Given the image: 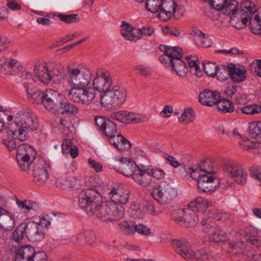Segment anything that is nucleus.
<instances>
[{
    "label": "nucleus",
    "instance_id": "1",
    "mask_svg": "<svg viewBox=\"0 0 261 261\" xmlns=\"http://www.w3.org/2000/svg\"><path fill=\"white\" fill-rule=\"evenodd\" d=\"M23 117H18L15 121L10 124L7 128L8 134L13 139L23 141L28 137V131L35 130L38 127L37 119L29 112H23Z\"/></svg>",
    "mask_w": 261,
    "mask_h": 261
},
{
    "label": "nucleus",
    "instance_id": "2",
    "mask_svg": "<svg viewBox=\"0 0 261 261\" xmlns=\"http://www.w3.org/2000/svg\"><path fill=\"white\" fill-rule=\"evenodd\" d=\"M226 3L220 11L225 15H230L231 23L238 29L246 25V17L249 13V10L254 4L250 1H244L241 5V9H237L238 3L236 0H226Z\"/></svg>",
    "mask_w": 261,
    "mask_h": 261
},
{
    "label": "nucleus",
    "instance_id": "3",
    "mask_svg": "<svg viewBox=\"0 0 261 261\" xmlns=\"http://www.w3.org/2000/svg\"><path fill=\"white\" fill-rule=\"evenodd\" d=\"M127 98L125 89L119 85H114L107 92L101 96L100 101L102 106L109 111L119 109L125 102Z\"/></svg>",
    "mask_w": 261,
    "mask_h": 261
},
{
    "label": "nucleus",
    "instance_id": "4",
    "mask_svg": "<svg viewBox=\"0 0 261 261\" xmlns=\"http://www.w3.org/2000/svg\"><path fill=\"white\" fill-rule=\"evenodd\" d=\"M90 214L95 216L103 221L113 222L122 219L124 216V208L112 201L101 202Z\"/></svg>",
    "mask_w": 261,
    "mask_h": 261
},
{
    "label": "nucleus",
    "instance_id": "5",
    "mask_svg": "<svg viewBox=\"0 0 261 261\" xmlns=\"http://www.w3.org/2000/svg\"><path fill=\"white\" fill-rule=\"evenodd\" d=\"M67 81L71 88H80L87 87L92 79V73L88 68L82 67H67Z\"/></svg>",
    "mask_w": 261,
    "mask_h": 261
},
{
    "label": "nucleus",
    "instance_id": "6",
    "mask_svg": "<svg viewBox=\"0 0 261 261\" xmlns=\"http://www.w3.org/2000/svg\"><path fill=\"white\" fill-rule=\"evenodd\" d=\"M101 201L102 196L96 187L84 189L78 195L79 205L88 214L94 212Z\"/></svg>",
    "mask_w": 261,
    "mask_h": 261
},
{
    "label": "nucleus",
    "instance_id": "7",
    "mask_svg": "<svg viewBox=\"0 0 261 261\" xmlns=\"http://www.w3.org/2000/svg\"><path fill=\"white\" fill-rule=\"evenodd\" d=\"M177 195L176 190L165 181H162L152 190L153 197L162 204L170 202Z\"/></svg>",
    "mask_w": 261,
    "mask_h": 261
},
{
    "label": "nucleus",
    "instance_id": "8",
    "mask_svg": "<svg viewBox=\"0 0 261 261\" xmlns=\"http://www.w3.org/2000/svg\"><path fill=\"white\" fill-rule=\"evenodd\" d=\"M36 154L34 148L27 144H22L18 146L16 157L22 171H25L30 169Z\"/></svg>",
    "mask_w": 261,
    "mask_h": 261
},
{
    "label": "nucleus",
    "instance_id": "9",
    "mask_svg": "<svg viewBox=\"0 0 261 261\" xmlns=\"http://www.w3.org/2000/svg\"><path fill=\"white\" fill-rule=\"evenodd\" d=\"M172 219L177 223L185 227L195 226L198 222V217L192 208L189 206L182 210H177L171 214Z\"/></svg>",
    "mask_w": 261,
    "mask_h": 261
},
{
    "label": "nucleus",
    "instance_id": "10",
    "mask_svg": "<svg viewBox=\"0 0 261 261\" xmlns=\"http://www.w3.org/2000/svg\"><path fill=\"white\" fill-rule=\"evenodd\" d=\"M68 97L74 102L88 105L95 97V90L90 87L71 88L67 94Z\"/></svg>",
    "mask_w": 261,
    "mask_h": 261
},
{
    "label": "nucleus",
    "instance_id": "11",
    "mask_svg": "<svg viewBox=\"0 0 261 261\" xmlns=\"http://www.w3.org/2000/svg\"><path fill=\"white\" fill-rule=\"evenodd\" d=\"M44 94L43 106L51 113H57L62 99H64V95L52 89L45 90Z\"/></svg>",
    "mask_w": 261,
    "mask_h": 261
},
{
    "label": "nucleus",
    "instance_id": "12",
    "mask_svg": "<svg viewBox=\"0 0 261 261\" xmlns=\"http://www.w3.org/2000/svg\"><path fill=\"white\" fill-rule=\"evenodd\" d=\"M50 166L48 162L41 160L35 163L33 169L34 182L38 186L45 184L49 177L48 170Z\"/></svg>",
    "mask_w": 261,
    "mask_h": 261
},
{
    "label": "nucleus",
    "instance_id": "13",
    "mask_svg": "<svg viewBox=\"0 0 261 261\" xmlns=\"http://www.w3.org/2000/svg\"><path fill=\"white\" fill-rule=\"evenodd\" d=\"M114 85L108 72H97L93 82L94 89L102 93L103 94L107 92Z\"/></svg>",
    "mask_w": 261,
    "mask_h": 261
},
{
    "label": "nucleus",
    "instance_id": "14",
    "mask_svg": "<svg viewBox=\"0 0 261 261\" xmlns=\"http://www.w3.org/2000/svg\"><path fill=\"white\" fill-rule=\"evenodd\" d=\"M171 244L178 254L187 260H192L195 252L186 240L173 239Z\"/></svg>",
    "mask_w": 261,
    "mask_h": 261
},
{
    "label": "nucleus",
    "instance_id": "15",
    "mask_svg": "<svg viewBox=\"0 0 261 261\" xmlns=\"http://www.w3.org/2000/svg\"><path fill=\"white\" fill-rule=\"evenodd\" d=\"M226 173L237 184L242 186L246 184L247 173L239 164L236 163H230L226 169Z\"/></svg>",
    "mask_w": 261,
    "mask_h": 261
},
{
    "label": "nucleus",
    "instance_id": "16",
    "mask_svg": "<svg viewBox=\"0 0 261 261\" xmlns=\"http://www.w3.org/2000/svg\"><path fill=\"white\" fill-rule=\"evenodd\" d=\"M140 167V166H137L132 159L122 158L115 165L114 169L123 175L133 178L134 174L136 173V171Z\"/></svg>",
    "mask_w": 261,
    "mask_h": 261
},
{
    "label": "nucleus",
    "instance_id": "17",
    "mask_svg": "<svg viewBox=\"0 0 261 261\" xmlns=\"http://www.w3.org/2000/svg\"><path fill=\"white\" fill-rule=\"evenodd\" d=\"M25 233L28 239L32 242L39 241L43 239L45 236L44 228L34 222L26 224Z\"/></svg>",
    "mask_w": 261,
    "mask_h": 261
},
{
    "label": "nucleus",
    "instance_id": "18",
    "mask_svg": "<svg viewBox=\"0 0 261 261\" xmlns=\"http://www.w3.org/2000/svg\"><path fill=\"white\" fill-rule=\"evenodd\" d=\"M177 6L174 0H162L159 11V18L163 21L168 20L175 13Z\"/></svg>",
    "mask_w": 261,
    "mask_h": 261
},
{
    "label": "nucleus",
    "instance_id": "19",
    "mask_svg": "<svg viewBox=\"0 0 261 261\" xmlns=\"http://www.w3.org/2000/svg\"><path fill=\"white\" fill-rule=\"evenodd\" d=\"M253 6H251L249 10L250 14H248L246 17L247 22L249 21L251 32L254 34H261V8L257 10H253Z\"/></svg>",
    "mask_w": 261,
    "mask_h": 261
},
{
    "label": "nucleus",
    "instance_id": "20",
    "mask_svg": "<svg viewBox=\"0 0 261 261\" xmlns=\"http://www.w3.org/2000/svg\"><path fill=\"white\" fill-rule=\"evenodd\" d=\"M182 49L177 47V54H175L173 60H171V67L176 72V73L181 77H185L188 71L186 63L181 60L182 57Z\"/></svg>",
    "mask_w": 261,
    "mask_h": 261
},
{
    "label": "nucleus",
    "instance_id": "21",
    "mask_svg": "<svg viewBox=\"0 0 261 261\" xmlns=\"http://www.w3.org/2000/svg\"><path fill=\"white\" fill-rule=\"evenodd\" d=\"M220 98V94L218 91L205 89L200 93L199 101L203 105L212 106L216 104Z\"/></svg>",
    "mask_w": 261,
    "mask_h": 261
},
{
    "label": "nucleus",
    "instance_id": "22",
    "mask_svg": "<svg viewBox=\"0 0 261 261\" xmlns=\"http://www.w3.org/2000/svg\"><path fill=\"white\" fill-rule=\"evenodd\" d=\"M129 191H124L119 188H113L109 193V197L114 203L118 205L127 203L129 199Z\"/></svg>",
    "mask_w": 261,
    "mask_h": 261
},
{
    "label": "nucleus",
    "instance_id": "23",
    "mask_svg": "<svg viewBox=\"0 0 261 261\" xmlns=\"http://www.w3.org/2000/svg\"><path fill=\"white\" fill-rule=\"evenodd\" d=\"M34 73L42 83L48 84L52 80L50 71L48 69L46 63L44 62H38L35 64Z\"/></svg>",
    "mask_w": 261,
    "mask_h": 261
},
{
    "label": "nucleus",
    "instance_id": "24",
    "mask_svg": "<svg viewBox=\"0 0 261 261\" xmlns=\"http://www.w3.org/2000/svg\"><path fill=\"white\" fill-rule=\"evenodd\" d=\"M14 217L9 212L0 207V228L5 231L11 230L15 226Z\"/></svg>",
    "mask_w": 261,
    "mask_h": 261
},
{
    "label": "nucleus",
    "instance_id": "25",
    "mask_svg": "<svg viewBox=\"0 0 261 261\" xmlns=\"http://www.w3.org/2000/svg\"><path fill=\"white\" fill-rule=\"evenodd\" d=\"M214 180L215 178L212 175L203 174V176L198 179V188L204 193L213 192L216 189V186L214 184Z\"/></svg>",
    "mask_w": 261,
    "mask_h": 261
},
{
    "label": "nucleus",
    "instance_id": "26",
    "mask_svg": "<svg viewBox=\"0 0 261 261\" xmlns=\"http://www.w3.org/2000/svg\"><path fill=\"white\" fill-rule=\"evenodd\" d=\"M136 172L133 178L136 182L144 187H146L151 183V177L148 168L146 169L144 166L141 165Z\"/></svg>",
    "mask_w": 261,
    "mask_h": 261
},
{
    "label": "nucleus",
    "instance_id": "27",
    "mask_svg": "<svg viewBox=\"0 0 261 261\" xmlns=\"http://www.w3.org/2000/svg\"><path fill=\"white\" fill-rule=\"evenodd\" d=\"M24 86L28 98L33 103L43 105V100L45 97L44 91L42 92L36 87L30 88L27 84H24Z\"/></svg>",
    "mask_w": 261,
    "mask_h": 261
},
{
    "label": "nucleus",
    "instance_id": "28",
    "mask_svg": "<svg viewBox=\"0 0 261 261\" xmlns=\"http://www.w3.org/2000/svg\"><path fill=\"white\" fill-rule=\"evenodd\" d=\"M35 248L30 245L21 246L16 252L15 261H32Z\"/></svg>",
    "mask_w": 261,
    "mask_h": 261
},
{
    "label": "nucleus",
    "instance_id": "29",
    "mask_svg": "<svg viewBox=\"0 0 261 261\" xmlns=\"http://www.w3.org/2000/svg\"><path fill=\"white\" fill-rule=\"evenodd\" d=\"M228 68L229 77L234 82H242L246 79L247 72L245 69L237 68L232 63L228 64Z\"/></svg>",
    "mask_w": 261,
    "mask_h": 261
},
{
    "label": "nucleus",
    "instance_id": "30",
    "mask_svg": "<svg viewBox=\"0 0 261 261\" xmlns=\"http://www.w3.org/2000/svg\"><path fill=\"white\" fill-rule=\"evenodd\" d=\"M177 47H171L165 45H160L159 49L164 53V54L160 56V61L162 63L168 64L171 66V60H173L175 54H177L176 49Z\"/></svg>",
    "mask_w": 261,
    "mask_h": 261
},
{
    "label": "nucleus",
    "instance_id": "31",
    "mask_svg": "<svg viewBox=\"0 0 261 261\" xmlns=\"http://www.w3.org/2000/svg\"><path fill=\"white\" fill-rule=\"evenodd\" d=\"M51 79L55 84L63 82L65 79V69L61 64H56L50 70Z\"/></svg>",
    "mask_w": 261,
    "mask_h": 261
},
{
    "label": "nucleus",
    "instance_id": "32",
    "mask_svg": "<svg viewBox=\"0 0 261 261\" xmlns=\"http://www.w3.org/2000/svg\"><path fill=\"white\" fill-rule=\"evenodd\" d=\"M78 112L79 109L77 107L67 101L65 96H64V99H62V103L60 106L57 113L62 115L67 114L75 115L78 113Z\"/></svg>",
    "mask_w": 261,
    "mask_h": 261
},
{
    "label": "nucleus",
    "instance_id": "33",
    "mask_svg": "<svg viewBox=\"0 0 261 261\" xmlns=\"http://www.w3.org/2000/svg\"><path fill=\"white\" fill-rule=\"evenodd\" d=\"M94 232L87 230L77 234L76 242L80 245L86 246L91 244L94 242Z\"/></svg>",
    "mask_w": 261,
    "mask_h": 261
},
{
    "label": "nucleus",
    "instance_id": "34",
    "mask_svg": "<svg viewBox=\"0 0 261 261\" xmlns=\"http://www.w3.org/2000/svg\"><path fill=\"white\" fill-rule=\"evenodd\" d=\"M212 205V202L207 199L199 197L191 202L188 206L191 208L198 212H203L210 205Z\"/></svg>",
    "mask_w": 261,
    "mask_h": 261
},
{
    "label": "nucleus",
    "instance_id": "35",
    "mask_svg": "<svg viewBox=\"0 0 261 261\" xmlns=\"http://www.w3.org/2000/svg\"><path fill=\"white\" fill-rule=\"evenodd\" d=\"M101 131L108 138L110 143H112L113 140L117 135L116 124L109 119H108L107 123L101 129Z\"/></svg>",
    "mask_w": 261,
    "mask_h": 261
},
{
    "label": "nucleus",
    "instance_id": "36",
    "mask_svg": "<svg viewBox=\"0 0 261 261\" xmlns=\"http://www.w3.org/2000/svg\"><path fill=\"white\" fill-rule=\"evenodd\" d=\"M111 144L121 151L127 150L132 146L130 142L119 133Z\"/></svg>",
    "mask_w": 261,
    "mask_h": 261
},
{
    "label": "nucleus",
    "instance_id": "37",
    "mask_svg": "<svg viewBox=\"0 0 261 261\" xmlns=\"http://www.w3.org/2000/svg\"><path fill=\"white\" fill-rule=\"evenodd\" d=\"M135 222L124 220L119 222L118 226L120 230L125 235L131 236L135 234Z\"/></svg>",
    "mask_w": 261,
    "mask_h": 261
},
{
    "label": "nucleus",
    "instance_id": "38",
    "mask_svg": "<svg viewBox=\"0 0 261 261\" xmlns=\"http://www.w3.org/2000/svg\"><path fill=\"white\" fill-rule=\"evenodd\" d=\"M216 105L218 110L224 113H231L234 110L233 103L228 99H220Z\"/></svg>",
    "mask_w": 261,
    "mask_h": 261
},
{
    "label": "nucleus",
    "instance_id": "39",
    "mask_svg": "<svg viewBox=\"0 0 261 261\" xmlns=\"http://www.w3.org/2000/svg\"><path fill=\"white\" fill-rule=\"evenodd\" d=\"M240 144L245 150L257 149L259 152L261 153V143L258 141H255L248 138H244L242 139Z\"/></svg>",
    "mask_w": 261,
    "mask_h": 261
},
{
    "label": "nucleus",
    "instance_id": "40",
    "mask_svg": "<svg viewBox=\"0 0 261 261\" xmlns=\"http://www.w3.org/2000/svg\"><path fill=\"white\" fill-rule=\"evenodd\" d=\"M210 239L211 241L217 243L225 242L227 240V234L222 229L219 228H215L214 230L212 231Z\"/></svg>",
    "mask_w": 261,
    "mask_h": 261
},
{
    "label": "nucleus",
    "instance_id": "41",
    "mask_svg": "<svg viewBox=\"0 0 261 261\" xmlns=\"http://www.w3.org/2000/svg\"><path fill=\"white\" fill-rule=\"evenodd\" d=\"M195 118V113L191 108H188L184 110L182 115L178 118L181 123L188 124L194 121Z\"/></svg>",
    "mask_w": 261,
    "mask_h": 261
},
{
    "label": "nucleus",
    "instance_id": "42",
    "mask_svg": "<svg viewBox=\"0 0 261 261\" xmlns=\"http://www.w3.org/2000/svg\"><path fill=\"white\" fill-rule=\"evenodd\" d=\"M25 223H21L13 232L11 239L16 242L19 243L26 236Z\"/></svg>",
    "mask_w": 261,
    "mask_h": 261
},
{
    "label": "nucleus",
    "instance_id": "43",
    "mask_svg": "<svg viewBox=\"0 0 261 261\" xmlns=\"http://www.w3.org/2000/svg\"><path fill=\"white\" fill-rule=\"evenodd\" d=\"M16 203L18 206L21 209H24L29 213L31 210H36L39 208L37 203L30 200H25L24 201L17 200Z\"/></svg>",
    "mask_w": 261,
    "mask_h": 261
},
{
    "label": "nucleus",
    "instance_id": "44",
    "mask_svg": "<svg viewBox=\"0 0 261 261\" xmlns=\"http://www.w3.org/2000/svg\"><path fill=\"white\" fill-rule=\"evenodd\" d=\"M198 167L200 171L206 175H211L215 173L213 164L210 160L202 161L198 165Z\"/></svg>",
    "mask_w": 261,
    "mask_h": 261
},
{
    "label": "nucleus",
    "instance_id": "45",
    "mask_svg": "<svg viewBox=\"0 0 261 261\" xmlns=\"http://www.w3.org/2000/svg\"><path fill=\"white\" fill-rule=\"evenodd\" d=\"M191 261H215L212 254L203 250L195 252Z\"/></svg>",
    "mask_w": 261,
    "mask_h": 261
},
{
    "label": "nucleus",
    "instance_id": "46",
    "mask_svg": "<svg viewBox=\"0 0 261 261\" xmlns=\"http://www.w3.org/2000/svg\"><path fill=\"white\" fill-rule=\"evenodd\" d=\"M204 72L209 76L214 77L217 74V71L219 69V66L214 62H208L206 64L203 63Z\"/></svg>",
    "mask_w": 261,
    "mask_h": 261
},
{
    "label": "nucleus",
    "instance_id": "47",
    "mask_svg": "<svg viewBox=\"0 0 261 261\" xmlns=\"http://www.w3.org/2000/svg\"><path fill=\"white\" fill-rule=\"evenodd\" d=\"M162 0H146L145 7L147 11L152 13H156L160 11V7Z\"/></svg>",
    "mask_w": 261,
    "mask_h": 261
},
{
    "label": "nucleus",
    "instance_id": "48",
    "mask_svg": "<svg viewBox=\"0 0 261 261\" xmlns=\"http://www.w3.org/2000/svg\"><path fill=\"white\" fill-rule=\"evenodd\" d=\"M217 79L220 81H224L228 79L229 76V69L228 65H222L219 66V69L217 71Z\"/></svg>",
    "mask_w": 261,
    "mask_h": 261
},
{
    "label": "nucleus",
    "instance_id": "49",
    "mask_svg": "<svg viewBox=\"0 0 261 261\" xmlns=\"http://www.w3.org/2000/svg\"><path fill=\"white\" fill-rule=\"evenodd\" d=\"M56 185L59 188L63 190H68L74 187L72 181L63 177L58 178L56 181Z\"/></svg>",
    "mask_w": 261,
    "mask_h": 261
},
{
    "label": "nucleus",
    "instance_id": "50",
    "mask_svg": "<svg viewBox=\"0 0 261 261\" xmlns=\"http://www.w3.org/2000/svg\"><path fill=\"white\" fill-rule=\"evenodd\" d=\"M57 16L61 21L67 23L76 22L79 21V17L76 14L66 15L59 13Z\"/></svg>",
    "mask_w": 261,
    "mask_h": 261
},
{
    "label": "nucleus",
    "instance_id": "51",
    "mask_svg": "<svg viewBox=\"0 0 261 261\" xmlns=\"http://www.w3.org/2000/svg\"><path fill=\"white\" fill-rule=\"evenodd\" d=\"M241 111L245 114L254 115L261 112V107L258 105H248L242 107Z\"/></svg>",
    "mask_w": 261,
    "mask_h": 261
},
{
    "label": "nucleus",
    "instance_id": "52",
    "mask_svg": "<svg viewBox=\"0 0 261 261\" xmlns=\"http://www.w3.org/2000/svg\"><path fill=\"white\" fill-rule=\"evenodd\" d=\"M187 63L191 68V72L193 74L198 75L199 72H200V68L198 64L196 62L197 59L196 57H193V59L191 57H187L186 58Z\"/></svg>",
    "mask_w": 261,
    "mask_h": 261
},
{
    "label": "nucleus",
    "instance_id": "53",
    "mask_svg": "<svg viewBox=\"0 0 261 261\" xmlns=\"http://www.w3.org/2000/svg\"><path fill=\"white\" fill-rule=\"evenodd\" d=\"M208 213V216L207 218H210L211 221V219L219 221L221 220L223 217L226 218L225 216L227 215L225 213H222L216 209H212L208 210L207 212Z\"/></svg>",
    "mask_w": 261,
    "mask_h": 261
},
{
    "label": "nucleus",
    "instance_id": "54",
    "mask_svg": "<svg viewBox=\"0 0 261 261\" xmlns=\"http://www.w3.org/2000/svg\"><path fill=\"white\" fill-rule=\"evenodd\" d=\"M136 232L141 235L147 236L151 234V230L150 228L143 224L139 223L137 224L136 223L135 227V233Z\"/></svg>",
    "mask_w": 261,
    "mask_h": 261
},
{
    "label": "nucleus",
    "instance_id": "55",
    "mask_svg": "<svg viewBox=\"0 0 261 261\" xmlns=\"http://www.w3.org/2000/svg\"><path fill=\"white\" fill-rule=\"evenodd\" d=\"M121 27L122 28L121 32L122 36L125 39L128 40L134 28L129 23L125 21L122 22Z\"/></svg>",
    "mask_w": 261,
    "mask_h": 261
},
{
    "label": "nucleus",
    "instance_id": "56",
    "mask_svg": "<svg viewBox=\"0 0 261 261\" xmlns=\"http://www.w3.org/2000/svg\"><path fill=\"white\" fill-rule=\"evenodd\" d=\"M148 169L151 177L152 176L157 179H161L165 177V172L161 169L158 168H148Z\"/></svg>",
    "mask_w": 261,
    "mask_h": 261
},
{
    "label": "nucleus",
    "instance_id": "57",
    "mask_svg": "<svg viewBox=\"0 0 261 261\" xmlns=\"http://www.w3.org/2000/svg\"><path fill=\"white\" fill-rule=\"evenodd\" d=\"M135 72L138 74L145 76H149L152 74V71L150 67L143 65H139L135 67Z\"/></svg>",
    "mask_w": 261,
    "mask_h": 261
},
{
    "label": "nucleus",
    "instance_id": "58",
    "mask_svg": "<svg viewBox=\"0 0 261 261\" xmlns=\"http://www.w3.org/2000/svg\"><path fill=\"white\" fill-rule=\"evenodd\" d=\"M250 176L255 179L258 180L261 186V167L252 166L249 169Z\"/></svg>",
    "mask_w": 261,
    "mask_h": 261
},
{
    "label": "nucleus",
    "instance_id": "59",
    "mask_svg": "<svg viewBox=\"0 0 261 261\" xmlns=\"http://www.w3.org/2000/svg\"><path fill=\"white\" fill-rule=\"evenodd\" d=\"M188 173L190 174L191 178L197 181L198 179L203 176V174H202V172L199 169L198 166L195 168H190L188 170Z\"/></svg>",
    "mask_w": 261,
    "mask_h": 261
},
{
    "label": "nucleus",
    "instance_id": "60",
    "mask_svg": "<svg viewBox=\"0 0 261 261\" xmlns=\"http://www.w3.org/2000/svg\"><path fill=\"white\" fill-rule=\"evenodd\" d=\"M128 114L127 111H120L115 112H113L111 114V117L116 120L120 122H125V117L126 114Z\"/></svg>",
    "mask_w": 261,
    "mask_h": 261
},
{
    "label": "nucleus",
    "instance_id": "61",
    "mask_svg": "<svg viewBox=\"0 0 261 261\" xmlns=\"http://www.w3.org/2000/svg\"><path fill=\"white\" fill-rule=\"evenodd\" d=\"M196 44L203 47H209L212 45L213 42L208 36L205 35L202 37L201 40L197 39Z\"/></svg>",
    "mask_w": 261,
    "mask_h": 261
},
{
    "label": "nucleus",
    "instance_id": "62",
    "mask_svg": "<svg viewBox=\"0 0 261 261\" xmlns=\"http://www.w3.org/2000/svg\"><path fill=\"white\" fill-rule=\"evenodd\" d=\"M36 224L43 228L46 227L47 226L49 225L50 224V221L48 215L46 214H42L39 216V221L37 222Z\"/></svg>",
    "mask_w": 261,
    "mask_h": 261
},
{
    "label": "nucleus",
    "instance_id": "63",
    "mask_svg": "<svg viewBox=\"0 0 261 261\" xmlns=\"http://www.w3.org/2000/svg\"><path fill=\"white\" fill-rule=\"evenodd\" d=\"M201 224L203 226L202 229L203 231L206 233H212V231L214 230L215 228L211 224V221L210 218L204 219L201 221Z\"/></svg>",
    "mask_w": 261,
    "mask_h": 261
},
{
    "label": "nucleus",
    "instance_id": "64",
    "mask_svg": "<svg viewBox=\"0 0 261 261\" xmlns=\"http://www.w3.org/2000/svg\"><path fill=\"white\" fill-rule=\"evenodd\" d=\"M238 88L234 84L229 85L225 88L224 93L229 97H233L238 92Z\"/></svg>",
    "mask_w": 261,
    "mask_h": 261
}]
</instances>
